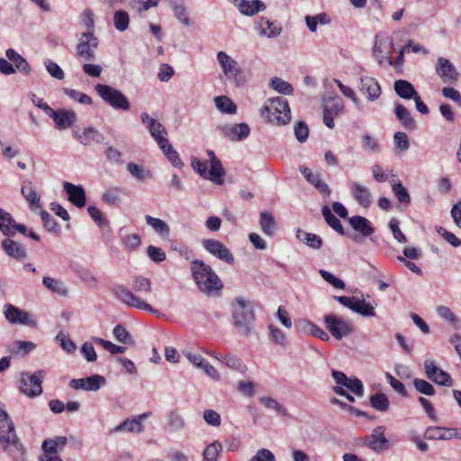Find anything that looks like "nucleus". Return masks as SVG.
Here are the masks:
<instances>
[{
    "label": "nucleus",
    "mask_w": 461,
    "mask_h": 461,
    "mask_svg": "<svg viewBox=\"0 0 461 461\" xmlns=\"http://www.w3.org/2000/svg\"><path fill=\"white\" fill-rule=\"evenodd\" d=\"M233 325L240 335L249 337L253 333L255 312L250 302L237 297L231 303Z\"/></svg>",
    "instance_id": "obj_1"
},
{
    "label": "nucleus",
    "mask_w": 461,
    "mask_h": 461,
    "mask_svg": "<svg viewBox=\"0 0 461 461\" xmlns=\"http://www.w3.org/2000/svg\"><path fill=\"white\" fill-rule=\"evenodd\" d=\"M0 444L15 459L22 458L25 453L24 447L15 433L14 422L4 410L0 411Z\"/></svg>",
    "instance_id": "obj_2"
},
{
    "label": "nucleus",
    "mask_w": 461,
    "mask_h": 461,
    "mask_svg": "<svg viewBox=\"0 0 461 461\" xmlns=\"http://www.w3.org/2000/svg\"><path fill=\"white\" fill-rule=\"evenodd\" d=\"M191 271L198 288L203 293L209 294L222 288L219 276L203 261L194 260L191 263Z\"/></svg>",
    "instance_id": "obj_3"
},
{
    "label": "nucleus",
    "mask_w": 461,
    "mask_h": 461,
    "mask_svg": "<svg viewBox=\"0 0 461 461\" xmlns=\"http://www.w3.org/2000/svg\"><path fill=\"white\" fill-rule=\"evenodd\" d=\"M261 117L275 125H285L291 121V111L288 102L284 97L268 100L260 111Z\"/></svg>",
    "instance_id": "obj_4"
},
{
    "label": "nucleus",
    "mask_w": 461,
    "mask_h": 461,
    "mask_svg": "<svg viewBox=\"0 0 461 461\" xmlns=\"http://www.w3.org/2000/svg\"><path fill=\"white\" fill-rule=\"evenodd\" d=\"M207 155L210 158V168H208L207 162L193 158L191 165L194 170L203 178L209 179L216 185H222L224 182V170L221 161L212 150H207Z\"/></svg>",
    "instance_id": "obj_5"
},
{
    "label": "nucleus",
    "mask_w": 461,
    "mask_h": 461,
    "mask_svg": "<svg viewBox=\"0 0 461 461\" xmlns=\"http://www.w3.org/2000/svg\"><path fill=\"white\" fill-rule=\"evenodd\" d=\"M95 88L100 97L113 109L130 110V102L120 90L104 84H97Z\"/></svg>",
    "instance_id": "obj_6"
},
{
    "label": "nucleus",
    "mask_w": 461,
    "mask_h": 461,
    "mask_svg": "<svg viewBox=\"0 0 461 461\" xmlns=\"http://www.w3.org/2000/svg\"><path fill=\"white\" fill-rule=\"evenodd\" d=\"M114 297L121 303L139 310L147 311L152 313H158L147 302L135 295L130 289L122 285H116L112 288Z\"/></svg>",
    "instance_id": "obj_7"
},
{
    "label": "nucleus",
    "mask_w": 461,
    "mask_h": 461,
    "mask_svg": "<svg viewBox=\"0 0 461 461\" xmlns=\"http://www.w3.org/2000/svg\"><path fill=\"white\" fill-rule=\"evenodd\" d=\"M323 321L327 330L336 339H341L354 331V325L350 320L330 313L324 316Z\"/></svg>",
    "instance_id": "obj_8"
},
{
    "label": "nucleus",
    "mask_w": 461,
    "mask_h": 461,
    "mask_svg": "<svg viewBox=\"0 0 461 461\" xmlns=\"http://www.w3.org/2000/svg\"><path fill=\"white\" fill-rule=\"evenodd\" d=\"M217 61L225 77L240 86L242 82V72L238 62L222 50L217 53Z\"/></svg>",
    "instance_id": "obj_9"
},
{
    "label": "nucleus",
    "mask_w": 461,
    "mask_h": 461,
    "mask_svg": "<svg viewBox=\"0 0 461 461\" xmlns=\"http://www.w3.org/2000/svg\"><path fill=\"white\" fill-rule=\"evenodd\" d=\"M44 378V372L40 370L32 375L22 374L20 389L25 395L35 397L42 393L41 383Z\"/></svg>",
    "instance_id": "obj_10"
},
{
    "label": "nucleus",
    "mask_w": 461,
    "mask_h": 461,
    "mask_svg": "<svg viewBox=\"0 0 461 461\" xmlns=\"http://www.w3.org/2000/svg\"><path fill=\"white\" fill-rule=\"evenodd\" d=\"M436 72L441 81L448 86L457 83L459 74L454 64L446 58H438L436 64Z\"/></svg>",
    "instance_id": "obj_11"
},
{
    "label": "nucleus",
    "mask_w": 461,
    "mask_h": 461,
    "mask_svg": "<svg viewBox=\"0 0 461 461\" xmlns=\"http://www.w3.org/2000/svg\"><path fill=\"white\" fill-rule=\"evenodd\" d=\"M97 46L98 40L94 36L93 32H84L79 39V43L77 46V54L83 58L85 60H94L95 58V52Z\"/></svg>",
    "instance_id": "obj_12"
},
{
    "label": "nucleus",
    "mask_w": 461,
    "mask_h": 461,
    "mask_svg": "<svg viewBox=\"0 0 461 461\" xmlns=\"http://www.w3.org/2000/svg\"><path fill=\"white\" fill-rule=\"evenodd\" d=\"M203 247L212 256L228 264L234 263V257L230 249L221 241L206 239L202 241Z\"/></svg>",
    "instance_id": "obj_13"
},
{
    "label": "nucleus",
    "mask_w": 461,
    "mask_h": 461,
    "mask_svg": "<svg viewBox=\"0 0 461 461\" xmlns=\"http://www.w3.org/2000/svg\"><path fill=\"white\" fill-rule=\"evenodd\" d=\"M4 314L5 319L12 324H21L29 327L36 325L35 321L30 317V314L11 303L5 305Z\"/></svg>",
    "instance_id": "obj_14"
},
{
    "label": "nucleus",
    "mask_w": 461,
    "mask_h": 461,
    "mask_svg": "<svg viewBox=\"0 0 461 461\" xmlns=\"http://www.w3.org/2000/svg\"><path fill=\"white\" fill-rule=\"evenodd\" d=\"M47 114L53 119L59 130H65L77 122V114L72 110L59 109L54 111L51 107L46 106Z\"/></svg>",
    "instance_id": "obj_15"
},
{
    "label": "nucleus",
    "mask_w": 461,
    "mask_h": 461,
    "mask_svg": "<svg viewBox=\"0 0 461 461\" xmlns=\"http://www.w3.org/2000/svg\"><path fill=\"white\" fill-rule=\"evenodd\" d=\"M332 377L337 383L336 386H342L347 388L357 396H363L364 386L362 382L357 377H348L343 372L332 370Z\"/></svg>",
    "instance_id": "obj_16"
},
{
    "label": "nucleus",
    "mask_w": 461,
    "mask_h": 461,
    "mask_svg": "<svg viewBox=\"0 0 461 461\" xmlns=\"http://www.w3.org/2000/svg\"><path fill=\"white\" fill-rule=\"evenodd\" d=\"M74 137L84 146L92 143H105V136L94 127H86L82 131L73 130Z\"/></svg>",
    "instance_id": "obj_17"
},
{
    "label": "nucleus",
    "mask_w": 461,
    "mask_h": 461,
    "mask_svg": "<svg viewBox=\"0 0 461 461\" xmlns=\"http://www.w3.org/2000/svg\"><path fill=\"white\" fill-rule=\"evenodd\" d=\"M385 427H376L371 435L365 438V444L375 452H382L387 448L388 440L384 437Z\"/></svg>",
    "instance_id": "obj_18"
},
{
    "label": "nucleus",
    "mask_w": 461,
    "mask_h": 461,
    "mask_svg": "<svg viewBox=\"0 0 461 461\" xmlns=\"http://www.w3.org/2000/svg\"><path fill=\"white\" fill-rule=\"evenodd\" d=\"M104 382L105 379L102 375H93L87 378L72 379L69 385L75 390L96 391Z\"/></svg>",
    "instance_id": "obj_19"
},
{
    "label": "nucleus",
    "mask_w": 461,
    "mask_h": 461,
    "mask_svg": "<svg viewBox=\"0 0 461 461\" xmlns=\"http://www.w3.org/2000/svg\"><path fill=\"white\" fill-rule=\"evenodd\" d=\"M301 174L305 177L307 182L313 185L319 193L323 196H329L330 189L329 185L321 179L320 174H314L308 167L301 166L299 167Z\"/></svg>",
    "instance_id": "obj_20"
},
{
    "label": "nucleus",
    "mask_w": 461,
    "mask_h": 461,
    "mask_svg": "<svg viewBox=\"0 0 461 461\" xmlns=\"http://www.w3.org/2000/svg\"><path fill=\"white\" fill-rule=\"evenodd\" d=\"M350 192L357 203L364 208H368L373 201L372 194L368 187L358 182L350 184Z\"/></svg>",
    "instance_id": "obj_21"
},
{
    "label": "nucleus",
    "mask_w": 461,
    "mask_h": 461,
    "mask_svg": "<svg viewBox=\"0 0 461 461\" xmlns=\"http://www.w3.org/2000/svg\"><path fill=\"white\" fill-rule=\"evenodd\" d=\"M63 187L70 203L78 208L85 206L86 196L82 185H76L69 182H64Z\"/></svg>",
    "instance_id": "obj_22"
},
{
    "label": "nucleus",
    "mask_w": 461,
    "mask_h": 461,
    "mask_svg": "<svg viewBox=\"0 0 461 461\" xmlns=\"http://www.w3.org/2000/svg\"><path fill=\"white\" fill-rule=\"evenodd\" d=\"M360 92L370 101L376 100L381 95V87L376 79L371 77H361Z\"/></svg>",
    "instance_id": "obj_23"
},
{
    "label": "nucleus",
    "mask_w": 461,
    "mask_h": 461,
    "mask_svg": "<svg viewBox=\"0 0 461 461\" xmlns=\"http://www.w3.org/2000/svg\"><path fill=\"white\" fill-rule=\"evenodd\" d=\"M1 245L5 253L17 261H22L27 258V251L25 248L14 240L5 238L2 240Z\"/></svg>",
    "instance_id": "obj_24"
},
{
    "label": "nucleus",
    "mask_w": 461,
    "mask_h": 461,
    "mask_svg": "<svg viewBox=\"0 0 461 461\" xmlns=\"http://www.w3.org/2000/svg\"><path fill=\"white\" fill-rule=\"evenodd\" d=\"M186 426L183 415L176 410H171L167 413L164 429L169 433L183 430Z\"/></svg>",
    "instance_id": "obj_25"
},
{
    "label": "nucleus",
    "mask_w": 461,
    "mask_h": 461,
    "mask_svg": "<svg viewBox=\"0 0 461 461\" xmlns=\"http://www.w3.org/2000/svg\"><path fill=\"white\" fill-rule=\"evenodd\" d=\"M256 29L261 36H266L267 38L276 37L281 32V27L266 17H259L257 20Z\"/></svg>",
    "instance_id": "obj_26"
},
{
    "label": "nucleus",
    "mask_w": 461,
    "mask_h": 461,
    "mask_svg": "<svg viewBox=\"0 0 461 461\" xmlns=\"http://www.w3.org/2000/svg\"><path fill=\"white\" fill-rule=\"evenodd\" d=\"M210 356L215 357L217 360H219L221 363L225 365L226 366L236 370L241 374H244L247 371V366L243 363V361L238 357L237 356L233 354H227V355H219L215 354L213 352L209 353Z\"/></svg>",
    "instance_id": "obj_27"
},
{
    "label": "nucleus",
    "mask_w": 461,
    "mask_h": 461,
    "mask_svg": "<svg viewBox=\"0 0 461 461\" xmlns=\"http://www.w3.org/2000/svg\"><path fill=\"white\" fill-rule=\"evenodd\" d=\"M348 222L350 226L364 237H369L375 232V228L372 222L363 216H353L349 218Z\"/></svg>",
    "instance_id": "obj_28"
},
{
    "label": "nucleus",
    "mask_w": 461,
    "mask_h": 461,
    "mask_svg": "<svg viewBox=\"0 0 461 461\" xmlns=\"http://www.w3.org/2000/svg\"><path fill=\"white\" fill-rule=\"evenodd\" d=\"M21 193L24 199L29 203V207L31 210H35L41 207L40 204V195L37 194L33 183L32 181H23Z\"/></svg>",
    "instance_id": "obj_29"
},
{
    "label": "nucleus",
    "mask_w": 461,
    "mask_h": 461,
    "mask_svg": "<svg viewBox=\"0 0 461 461\" xmlns=\"http://www.w3.org/2000/svg\"><path fill=\"white\" fill-rule=\"evenodd\" d=\"M259 226L265 235L273 237L277 229V222L271 212L265 211L259 214Z\"/></svg>",
    "instance_id": "obj_30"
},
{
    "label": "nucleus",
    "mask_w": 461,
    "mask_h": 461,
    "mask_svg": "<svg viewBox=\"0 0 461 461\" xmlns=\"http://www.w3.org/2000/svg\"><path fill=\"white\" fill-rule=\"evenodd\" d=\"M394 113L398 121L406 130H414L416 128V122L412 118L409 110L402 104H397L395 105Z\"/></svg>",
    "instance_id": "obj_31"
},
{
    "label": "nucleus",
    "mask_w": 461,
    "mask_h": 461,
    "mask_svg": "<svg viewBox=\"0 0 461 461\" xmlns=\"http://www.w3.org/2000/svg\"><path fill=\"white\" fill-rule=\"evenodd\" d=\"M127 430L131 433L140 434L144 431V426L140 422V420L134 416L132 419H126L118 426H116L113 429L111 430V433L113 432H122Z\"/></svg>",
    "instance_id": "obj_32"
},
{
    "label": "nucleus",
    "mask_w": 461,
    "mask_h": 461,
    "mask_svg": "<svg viewBox=\"0 0 461 461\" xmlns=\"http://www.w3.org/2000/svg\"><path fill=\"white\" fill-rule=\"evenodd\" d=\"M43 285L52 293L59 295L67 296L68 289L63 281L50 276H44L42 279Z\"/></svg>",
    "instance_id": "obj_33"
},
{
    "label": "nucleus",
    "mask_w": 461,
    "mask_h": 461,
    "mask_svg": "<svg viewBox=\"0 0 461 461\" xmlns=\"http://www.w3.org/2000/svg\"><path fill=\"white\" fill-rule=\"evenodd\" d=\"M250 129L246 123L235 124L225 130V135L230 140H240L249 135Z\"/></svg>",
    "instance_id": "obj_34"
},
{
    "label": "nucleus",
    "mask_w": 461,
    "mask_h": 461,
    "mask_svg": "<svg viewBox=\"0 0 461 461\" xmlns=\"http://www.w3.org/2000/svg\"><path fill=\"white\" fill-rule=\"evenodd\" d=\"M238 7L240 12L246 15H254L266 8L265 4L260 0H241L238 4Z\"/></svg>",
    "instance_id": "obj_35"
},
{
    "label": "nucleus",
    "mask_w": 461,
    "mask_h": 461,
    "mask_svg": "<svg viewBox=\"0 0 461 461\" xmlns=\"http://www.w3.org/2000/svg\"><path fill=\"white\" fill-rule=\"evenodd\" d=\"M394 91L403 99H411L417 95L413 86L403 79L396 80L394 82Z\"/></svg>",
    "instance_id": "obj_36"
},
{
    "label": "nucleus",
    "mask_w": 461,
    "mask_h": 461,
    "mask_svg": "<svg viewBox=\"0 0 461 461\" xmlns=\"http://www.w3.org/2000/svg\"><path fill=\"white\" fill-rule=\"evenodd\" d=\"M296 238L314 249H318L322 246V240L320 236L300 229L296 232Z\"/></svg>",
    "instance_id": "obj_37"
},
{
    "label": "nucleus",
    "mask_w": 461,
    "mask_h": 461,
    "mask_svg": "<svg viewBox=\"0 0 461 461\" xmlns=\"http://www.w3.org/2000/svg\"><path fill=\"white\" fill-rule=\"evenodd\" d=\"M158 146L174 167H180L183 166V163L179 158L178 153L176 152V150L173 149L172 145L169 143L168 140H160V141H158Z\"/></svg>",
    "instance_id": "obj_38"
},
{
    "label": "nucleus",
    "mask_w": 461,
    "mask_h": 461,
    "mask_svg": "<svg viewBox=\"0 0 461 461\" xmlns=\"http://www.w3.org/2000/svg\"><path fill=\"white\" fill-rule=\"evenodd\" d=\"M6 58L12 61L15 68L25 73L28 74L30 72V67L28 62L25 59H23L18 52H16L14 49H8L5 51Z\"/></svg>",
    "instance_id": "obj_39"
},
{
    "label": "nucleus",
    "mask_w": 461,
    "mask_h": 461,
    "mask_svg": "<svg viewBox=\"0 0 461 461\" xmlns=\"http://www.w3.org/2000/svg\"><path fill=\"white\" fill-rule=\"evenodd\" d=\"M15 221L13 219L11 214L3 209H0V230L5 236L14 235V226Z\"/></svg>",
    "instance_id": "obj_40"
},
{
    "label": "nucleus",
    "mask_w": 461,
    "mask_h": 461,
    "mask_svg": "<svg viewBox=\"0 0 461 461\" xmlns=\"http://www.w3.org/2000/svg\"><path fill=\"white\" fill-rule=\"evenodd\" d=\"M214 104L216 108L223 113L234 114L237 112L236 104L226 95L216 96Z\"/></svg>",
    "instance_id": "obj_41"
},
{
    "label": "nucleus",
    "mask_w": 461,
    "mask_h": 461,
    "mask_svg": "<svg viewBox=\"0 0 461 461\" xmlns=\"http://www.w3.org/2000/svg\"><path fill=\"white\" fill-rule=\"evenodd\" d=\"M146 222L149 226H150L160 236L169 234V226L161 219L154 218L150 215L145 216Z\"/></svg>",
    "instance_id": "obj_42"
},
{
    "label": "nucleus",
    "mask_w": 461,
    "mask_h": 461,
    "mask_svg": "<svg viewBox=\"0 0 461 461\" xmlns=\"http://www.w3.org/2000/svg\"><path fill=\"white\" fill-rule=\"evenodd\" d=\"M322 215L326 221V222L329 224L330 227H331L334 230H336L338 233L343 235L344 234V229L340 222V221L331 212L329 206L324 205L321 210Z\"/></svg>",
    "instance_id": "obj_43"
},
{
    "label": "nucleus",
    "mask_w": 461,
    "mask_h": 461,
    "mask_svg": "<svg viewBox=\"0 0 461 461\" xmlns=\"http://www.w3.org/2000/svg\"><path fill=\"white\" fill-rule=\"evenodd\" d=\"M122 190L118 187L108 188L102 195L103 201L111 206H119L122 199Z\"/></svg>",
    "instance_id": "obj_44"
},
{
    "label": "nucleus",
    "mask_w": 461,
    "mask_h": 461,
    "mask_svg": "<svg viewBox=\"0 0 461 461\" xmlns=\"http://www.w3.org/2000/svg\"><path fill=\"white\" fill-rule=\"evenodd\" d=\"M129 23L130 17L126 11L118 10L114 13L113 24L119 32H125L129 27Z\"/></svg>",
    "instance_id": "obj_45"
},
{
    "label": "nucleus",
    "mask_w": 461,
    "mask_h": 461,
    "mask_svg": "<svg viewBox=\"0 0 461 461\" xmlns=\"http://www.w3.org/2000/svg\"><path fill=\"white\" fill-rule=\"evenodd\" d=\"M392 190L399 203L408 206L411 203V196L407 189L402 185L401 182L394 183L392 185Z\"/></svg>",
    "instance_id": "obj_46"
},
{
    "label": "nucleus",
    "mask_w": 461,
    "mask_h": 461,
    "mask_svg": "<svg viewBox=\"0 0 461 461\" xmlns=\"http://www.w3.org/2000/svg\"><path fill=\"white\" fill-rule=\"evenodd\" d=\"M35 348V344L31 341L17 340L8 346V350L12 354H19L23 352V355L31 352Z\"/></svg>",
    "instance_id": "obj_47"
},
{
    "label": "nucleus",
    "mask_w": 461,
    "mask_h": 461,
    "mask_svg": "<svg viewBox=\"0 0 461 461\" xmlns=\"http://www.w3.org/2000/svg\"><path fill=\"white\" fill-rule=\"evenodd\" d=\"M127 169L132 176L140 181L150 179L152 177V175L149 170L134 163H129Z\"/></svg>",
    "instance_id": "obj_48"
},
{
    "label": "nucleus",
    "mask_w": 461,
    "mask_h": 461,
    "mask_svg": "<svg viewBox=\"0 0 461 461\" xmlns=\"http://www.w3.org/2000/svg\"><path fill=\"white\" fill-rule=\"evenodd\" d=\"M437 312L444 321L449 322L454 328H459V319L453 313V312L446 306L437 307Z\"/></svg>",
    "instance_id": "obj_49"
},
{
    "label": "nucleus",
    "mask_w": 461,
    "mask_h": 461,
    "mask_svg": "<svg viewBox=\"0 0 461 461\" xmlns=\"http://www.w3.org/2000/svg\"><path fill=\"white\" fill-rule=\"evenodd\" d=\"M370 403L373 408L379 411H385L389 408V400L384 393H375L370 397Z\"/></svg>",
    "instance_id": "obj_50"
},
{
    "label": "nucleus",
    "mask_w": 461,
    "mask_h": 461,
    "mask_svg": "<svg viewBox=\"0 0 461 461\" xmlns=\"http://www.w3.org/2000/svg\"><path fill=\"white\" fill-rule=\"evenodd\" d=\"M454 438H461L456 429H445L440 427H434V440H445Z\"/></svg>",
    "instance_id": "obj_51"
},
{
    "label": "nucleus",
    "mask_w": 461,
    "mask_h": 461,
    "mask_svg": "<svg viewBox=\"0 0 461 461\" xmlns=\"http://www.w3.org/2000/svg\"><path fill=\"white\" fill-rule=\"evenodd\" d=\"M149 131L150 135L155 139L157 143L161 140H168L165 135H167L166 128L158 121L151 122V125H149Z\"/></svg>",
    "instance_id": "obj_52"
},
{
    "label": "nucleus",
    "mask_w": 461,
    "mask_h": 461,
    "mask_svg": "<svg viewBox=\"0 0 461 461\" xmlns=\"http://www.w3.org/2000/svg\"><path fill=\"white\" fill-rule=\"evenodd\" d=\"M221 450V444L218 441L208 445L203 451V461H217Z\"/></svg>",
    "instance_id": "obj_53"
},
{
    "label": "nucleus",
    "mask_w": 461,
    "mask_h": 461,
    "mask_svg": "<svg viewBox=\"0 0 461 461\" xmlns=\"http://www.w3.org/2000/svg\"><path fill=\"white\" fill-rule=\"evenodd\" d=\"M434 384L443 386H452L453 380L449 374L434 366Z\"/></svg>",
    "instance_id": "obj_54"
},
{
    "label": "nucleus",
    "mask_w": 461,
    "mask_h": 461,
    "mask_svg": "<svg viewBox=\"0 0 461 461\" xmlns=\"http://www.w3.org/2000/svg\"><path fill=\"white\" fill-rule=\"evenodd\" d=\"M270 86L284 95H291L294 91L291 84L279 77L273 78L270 82Z\"/></svg>",
    "instance_id": "obj_55"
},
{
    "label": "nucleus",
    "mask_w": 461,
    "mask_h": 461,
    "mask_svg": "<svg viewBox=\"0 0 461 461\" xmlns=\"http://www.w3.org/2000/svg\"><path fill=\"white\" fill-rule=\"evenodd\" d=\"M259 402L267 409L275 410L277 413L285 416L287 415L286 409L282 406L276 399L271 397H262Z\"/></svg>",
    "instance_id": "obj_56"
},
{
    "label": "nucleus",
    "mask_w": 461,
    "mask_h": 461,
    "mask_svg": "<svg viewBox=\"0 0 461 461\" xmlns=\"http://www.w3.org/2000/svg\"><path fill=\"white\" fill-rule=\"evenodd\" d=\"M64 93L70 97L71 99L77 101L80 104H92V98L87 95L86 94H84L82 92H79L75 89L71 88H64Z\"/></svg>",
    "instance_id": "obj_57"
},
{
    "label": "nucleus",
    "mask_w": 461,
    "mask_h": 461,
    "mask_svg": "<svg viewBox=\"0 0 461 461\" xmlns=\"http://www.w3.org/2000/svg\"><path fill=\"white\" fill-rule=\"evenodd\" d=\"M268 330H269L272 340L277 345L285 347V345H286L285 333L283 330H281L278 327H276L273 324L268 325Z\"/></svg>",
    "instance_id": "obj_58"
},
{
    "label": "nucleus",
    "mask_w": 461,
    "mask_h": 461,
    "mask_svg": "<svg viewBox=\"0 0 461 461\" xmlns=\"http://www.w3.org/2000/svg\"><path fill=\"white\" fill-rule=\"evenodd\" d=\"M176 17L184 24L188 25L190 20L186 14L185 7L181 1H175L171 4Z\"/></svg>",
    "instance_id": "obj_59"
},
{
    "label": "nucleus",
    "mask_w": 461,
    "mask_h": 461,
    "mask_svg": "<svg viewBox=\"0 0 461 461\" xmlns=\"http://www.w3.org/2000/svg\"><path fill=\"white\" fill-rule=\"evenodd\" d=\"M93 339L95 343L101 345L105 350L109 351L112 354H120L125 352V347L115 345L111 341L105 340L101 338H94Z\"/></svg>",
    "instance_id": "obj_60"
},
{
    "label": "nucleus",
    "mask_w": 461,
    "mask_h": 461,
    "mask_svg": "<svg viewBox=\"0 0 461 461\" xmlns=\"http://www.w3.org/2000/svg\"><path fill=\"white\" fill-rule=\"evenodd\" d=\"M113 333L119 342L123 343V344H131L132 343L131 334L121 324H118L113 328Z\"/></svg>",
    "instance_id": "obj_61"
},
{
    "label": "nucleus",
    "mask_w": 461,
    "mask_h": 461,
    "mask_svg": "<svg viewBox=\"0 0 461 461\" xmlns=\"http://www.w3.org/2000/svg\"><path fill=\"white\" fill-rule=\"evenodd\" d=\"M132 289L135 292L150 293L151 282L148 278L137 276L132 281Z\"/></svg>",
    "instance_id": "obj_62"
},
{
    "label": "nucleus",
    "mask_w": 461,
    "mask_h": 461,
    "mask_svg": "<svg viewBox=\"0 0 461 461\" xmlns=\"http://www.w3.org/2000/svg\"><path fill=\"white\" fill-rule=\"evenodd\" d=\"M56 339L59 342L60 347L68 353H73L77 348L75 343L62 331L58 333Z\"/></svg>",
    "instance_id": "obj_63"
},
{
    "label": "nucleus",
    "mask_w": 461,
    "mask_h": 461,
    "mask_svg": "<svg viewBox=\"0 0 461 461\" xmlns=\"http://www.w3.org/2000/svg\"><path fill=\"white\" fill-rule=\"evenodd\" d=\"M249 461H276V457L270 450L261 448L250 458Z\"/></svg>",
    "instance_id": "obj_64"
}]
</instances>
